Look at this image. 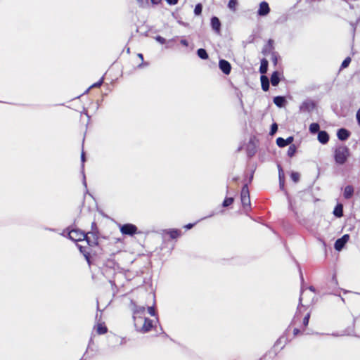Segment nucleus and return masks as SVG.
<instances>
[{
  "instance_id": "2",
  "label": "nucleus",
  "mask_w": 360,
  "mask_h": 360,
  "mask_svg": "<svg viewBox=\"0 0 360 360\" xmlns=\"http://www.w3.org/2000/svg\"><path fill=\"white\" fill-rule=\"evenodd\" d=\"M350 156V151L345 145L337 146L334 150V160L336 164L342 165L345 164Z\"/></svg>"
},
{
  "instance_id": "32",
  "label": "nucleus",
  "mask_w": 360,
  "mask_h": 360,
  "mask_svg": "<svg viewBox=\"0 0 360 360\" xmlns=\"http://www.w3.org/2000/svg\"><path fill=\"white\" fill-rule=\"evenodd\" d=\"M276 144L280 147V148H283L285 146H287V143H286V140L284 139L282 137H278L276 139Z\"/></svg>"
},
{
  "instance_id": "4",
  "label": "nucleus",
  "mask_w": 360,
  "mask_h": 360,
  "mask_svg": "<svg viewBox=\"0 0 360 360\" xmlns=\"http://www.w3.org/2000/svg\"><path fill=\"white\" fill-rule=\"evenodd\" d=\"M153 327V321L148 318H144L143 321L136 328L137 330L145 333L150 331Z\"/></svg>"
},
{
  "instance_id": "48",
  "label": "nucleus",
  "mask_w": 360,
  "mask_h": 360,
  "mask_svg": "<svg viewBox=\"0 0 360 360\" xmlns=\"http://www.w3.org/2000/svg\"><path fill=\"white\" fill-rule=\"evenodd\" d=\"M308 290L310 291L309 292V294H312L314 295V293H315V289L313 286H310Z\"/></svg>"
},
{
  "instance_id": "10",
  "label": "nucleus",
  "mask_w": 360,
  "mask_h": 360,
  "mask_svg": "<svg viewBox=\"0 0 360 360\" xmlns=\"http://www.w3.org/2000/svg\"><path fill=\"white\" fill-rule=\"evenodd\" d=\"M349 234H345L340 238H338L335 243V249L338 251H340L349 241Z\"/></svg>"
},
{
  "instance_id": "44",
  "label": "nucleus",
  "mask_w": 360,
  "mask_h": 360,
  "mask_svg": "<svg viewBox=\"0 0 360 360\" xmlns=\"http://www.w3.org/2000/svg\"><path fill=\"white\" fill-rule=\"evenodd\" d=\"M178 1L179 0H166L167 4H169L170 5H175V4H176L178 3Z\"/></svg>"
},
{
  "instance_id": "41",
  "label": "nucleus",
  "mask_w": 360,
  "mask_h": 360,
  "mask_svg": "<svg viewBox=\"0 0 360 360\" xmlns=\"http://www.w3.org/2000/svg\"><path fill=\"white\" fill-rule=\"evenodd\" d=\"M103 82V79H101L98 82L94 83L91 86V88L99 87Z\"/></svg>"
},
{
  "instance_id": "40",
  "label": "nucleus",
  "mask_w": 360,
  "mask_h": 360,
  "mask_svg": "<svg viewBox=\"0 0 360 360\" xmlns=\"http://www.w3.org/2000/svg\"><path fill=\"white\" fill-rule=\"evenodd\" d=\"M278 129V126H277V124L276 123H274L272 125H271V132L270 134L272 135L274 134V133H276V131H277Z\"/></svg>"
},
{
  "instance_id": "18",
  "label": "nucleus",
  "mask_w": 360,
  "mask_h": 360,
  "mask_svg": "<svg viewBox=\"0 0 360 360\" xmlns=\"http://www.w3.org/2000/svg\"><path fill=\"white\" fill-rule=\"evenodd\" d=\"M211 25L212 29L217 32H220L221 22L217 17H212L211 19Z\"/></svg>"
},
{
  "instance_id": "20",
  "label": "nucleus",
  "mask_w": 360,
  "mask_h": 360,
  "mask_svg": "<svg viewBox=\"0 0 360 360\" xmlns=\"http://www.w3.org/2000/svg\"><path fill=\"white\" fill-rule=\"evenodd\" d=\"M262 89L263 91H266L269 89V79L265 75H262L260 77Z\"/></svg>"
},
{
  "instance_id": "28",
  "label": "nucleus",
  "mask_w": 360,
  "mask_h": 360,
  "mask_svg": "<svg viewBox=\"0 0 360 360\" xmlns=\"http://www.w3.org/2000/svg\"><path fill=\"white\" fill-rule=\"evenodd\" d=\"M197 54H198V57L200 58L201 59L206 60L209 58V56H208L206 50L204 49H199L197 51Z\"/></svg>"
},
{
  "instance_id": "7",
  "label": "nucleus",
  "mask_w": 360,
  "mask_h": 360,
  "mask_svg": "<svg viewBox=\"0 0 360 360\" xmlns=\"http://www.w3.org/2000/svg\"><path fill=\"white\" fill-rule=\"evenodd\" d=\"M137 227L132 224H125L120 227V231L123 235L133 236L137 233Z\"/></svg>"
},
{
  "instance_id": "27",
  "label": "nucleus",
  "mask_w": 360,
  "mask_h": 360,
  "mask_svg": "<svg viewBox=\"0 0 360 360\" xmlns=\"http://www.w3.org/2000/svg\"><path fill=\"white\" fill-rule=\"evenodd\" d=\"M79 251L83 254L86 261L90 263V252L86 250L85 247L78 245Z\"/></svg>"
},
{
  "instance_id": "31",
  "label": "nucleus",
  "mask_w": 360,
  "mask_h": 360,
  "mask_svg": "<svg viewBox=\"0 0 360 360\" xmlns=\"http://www.w3.org/2000/svg\"><path fill=\"white\" fill-rule=\"evenodd\" d=\"M234 202V198L232 197H226L223 201L222 205L224 207H229Z\"/></svg>"
},
{
  "instance_id": "29",
  "label": "nucleus",
  "mask_w": 360,
  "mask_h": 360,
  "mask_svg": "<svg viewBox=\"0 0 360 360\" xmlns=\"http://www.w3.org/2000/svg\"><path fill=\"white\" fill-rule=\"evenodd\" d=\"M319 129H320V126L318 123H311L309 125V131L311 134H316L317 132L319 133V131H320Z\"/></svg>"
},
{
  "instance_id": "13",
  "label": "nucleus",
  "mask_w": 360,
  "mask_h": 360,
  "mask_svg": "<svg viewBox=\"0 0 360 360\" xmlns=\"http://www.w3.org/2000/svg\"><path fill=\"white\" fill-rule=\"evenodd\" d=\"M270 12V8L269 4L266 1H262L259 4V8L257 11V14L260 16H264L269 14Z\"/></svg>"
},
{
  "instance_id": "33",
  "label": "nucleus",
  "mask_w": 360,
  "mask_h": 360,
  "mask_svg": "<svg viewBox=\"0 0 360 360\" xmlns=\"http://www.w3.org/2000/svg\"><path fill=\"white\" fill-rule=\"evenodd\" d=\"M202 4H196L195 6V8H194V13L196 15H200L202 13Z\"/></svg>"
},
{
  "instance_id": "8",
  "label": "nucleus",
  "mask_w": 360,
  "mask_h": 360,
  "mask_svg": "<svg viewBox=\"0 0 360 360\" xmlns=\"http://www.w3.org/2000/svg\"><path fill=\"white\" fill-rule=\"evenodd\" d=\"M316 108L315 103L311 100H307L302 102L300 106V110L302 112H311Z\"/></svg>"
},
{
  "instance_id": "50",
  "label": "nucleus",
  "mask_w": 360,
  "mask_h": 360,
  "mask_svg": "<svg viewBox=\"0 0 360 360\" xmlns=\"http://www.w3.org/2000/svg\"><path fill=\"white\" fill-rule=\"evenodd\" d=\"M181 44L185 46H187L188 45V43L186 39H181Z\"/></svg>"
},
{
  "instance_id": "53",
  "label": "nucleus",
  "mask_w": 360,
  "mask_h": 360,
  "mask_svg": "<svg viewBox=\"0 0 360 360\" xmlns=\"http://www.w3.org/2000/svg\"><path fill=\"white\" fill-rule=\"evenodd\" d=\"M139 2L142 3L143 0H137Z\"/></svg>"
},
{
  "instance_id": "46",
  "label": "nucleus",
  "mask_w": 360,
  "mask_h": 360,
  "mask_svg": "<svg viewBox=\"0 0 360 360\" xmlns=\"http://www.w3.org/2000/svg\"><path fill=\"white\" fill-rule=\"evenodd\" d=\"M194 225H195V224L190 223V224H188L185 225L184 226V228L186 229V230L191 229H192L194 226Z\"/></svg>"
},
{
  "instance_id": "3",
  "label": "nucleus",
  "mask_w": 360,
  "mask_h": 360,
  "mask_svg": "<svg viewBox=\"0 0 360 360\" xmlns=\"http://www.w3.org/2000/svg\"><path fill=\"white\" fill-rule=\"evenodd\" d=\"M146 308L144 307L135 305L133 309V319L135 327H137L142 322L145 317Z\"/></svg>"
},
{
  "instance_id": "51",
  "label": "nucleus",
  "mask_w": 360,
  "mask_h": 360,
  "mask_svg": "<svg viewBox=\"0 0 360 360\" xmlns=\"http://www.w3.org/2000/svg\"><path fill=\"white\" fill-rule=\"evenodd\" d=\"M332 280H333V281H334V283H335V284H337V283H338L337 278H336V276H335V274L333 276V277H332Z\"/></svg>"
},
{
  "instance_id": "49",
  "label": "nucleus",
  "mask_w": 360,
  "mask_h": 360,
  "mask_svg": "<svg viewBox=\"0 0 360 360\" xmlns=\"http://www.w3.org/2000/svg\"><path fill=\"white\" fill-rule=\"evenodd\" d=\"M152 4L158 5L162 2V0H150Z\"/></svg>"
},
{
  "instance_id": "36",
  "label": "nucleus",
  "mask_w": 360,
  "mask_h": 360,
  "mask_svg": "<svg viewBox=\"0 0 360 360\" xmlns=\"http://www.w3.org/2000/svg\"><path fill=\"white\" fill-rule=\"evenodd\" d=\"M271 56V59L272 60V62L274 63V65H276L277 63H278V54L275 51L272 53H270L269 54Z\"/></svg>"
},
{
  "instance_id": "26",
  "label": "nucleus",
  "mask_w": 360,
  "mask_h": 360,
  "mask_svg": "<svg viewBox=\"0 0 360 360\" xmlns=\"http://www.w3.org/2000/svg\"><path fill=\"white\" fill-rule=\"evenodd\" d=\"M333 214L338 217H341L343 216V207L342 205L338 204L334 209Z\"/></svg>"
},
{
  "instance_id": "15",
  "label": "nucleus",
  "mask_w": 360,
  "mask_h": 360,
  "mask_svg": "<svg viewBox=\"0 0 360 360\" xmlns=\"http://www.w3.org/2000/svg\"><path fill=\"white\" fill-rule=\"evenodd\" d=\"M337 136L340 140L345 141L349 137L350 132L347 129L342 128L338 131Z\"/></svg>"
},
{
  "instance_id": "38",
  "label": "nucleus",
  "mask_w": 360,
  "mask_h": 360,
  "mask_svg": "<svg viewBox=\"0 0 360 360\" xmlns=\"http://www.w3.org/2000/svg\"><path fill=\"white\" fill-rule=\"evenodd\" d=\"M304 330H302L300 327H296V328H294L293 329V331H292V333H293V335L295 337L300 334H302L304 333Z\"/></svg>"
},
{
  "instance_id": "21",
  "label": "nucleus",
  "mask_w": 360,
  "mask_h": 360,
  "mask_svg": "<svg viewBox=\"0 0 360 360\" xmlns=\"http://www.w3.org/2000/svg\"><path fill=\"white\" fill-rule=\"evenodd\" d=\"M278 177H279V184L281 188L283 190L284 188L285 184V176L283 170L280 165H278Z\"/></svg>"
},
{
  "instance_id": "24",
  "label": "nucleus",
  "mask_w": 360,
  "mask_h": 360,
  "mask_svg": "<svg viewBox=\"0 0 360 360\" xmlns=\"http://www.w3.org/2000/svg\"><path fill=\"white\" fill-rule=\"evenodd\" d=\"M267 70H268V61H267V60H266V59L263 58V59L261 60V65H260V68H259V72H260L262 74H265V73H266Z\"/></svg>"
},
{
  "instance_id": "22",
  "label": "nucleus",
  "mask_w": 360,
  "mask_h": 360,
  "mask_svg": "<svg viewBox=\"0 0 360 360\" xmlns=\"http://www.w3.org/2000/svg\"><path fill=\"white\" fill-rule=\"evenodd\" d=\"M271 83L273 86H277L280 82L279 74L275 71L272 73L270 79Z\"/></svg>"
},
{
  "instance_id": "35",
  "label": "nucleus",
  "mask_w": 360,
  "mask_h": 360,
  "mask_svg": "<svg viewBox=\"0 0 360 360\" xmlns=\"http://www.w3.org/2000/svg\"><path fill=\"white\" fill-rule=\"evenodd\" d=\"M351 63L350 57H347L341 64V68H346L349 66Z\"/></svg>"
},
{
  "instance_id": "52",
  "label": "nucleus",
  "mask_w": 360,
  "mask_h": 360,
  "mask_svg": "<svg viewBox=\"0 0 360 360\" xmlns=\"http://www.w3.org/2000/svg\"><path fill=\"white\" fill-rule=\"evenodd\" d=\"M82 159L84 160V153L82 154Z\"/></svg>"
},
{
  "instance_id": "39",
  "label": "nucleus",
  "mask_w": 360,
  "mask_h": 360,
  "mask_svg": "<svg viewBox=\"0 0 360 360\" xmlns=\"http://www.w3.org/2000/svg\"><path fill=\"white\" fill-rule=\"evenodd\" d=\"M148 311L153 316L156 315L155 309L154 307H148Z\"/></svg>"
},
{
  "instance_id": "30",
  "label": "nucleus",
  "mask_w": 360,
  "mask_h": 360,
  "mask_svg": "<svg viewBox=\"0 0 360 360\" xmlns=\"http://www.w3.org/2000/svg\"><path fill=\"white\" fill-rule=\"evenodd\" d=\"M297 152V147L295 146V145L294 144H291L288 149V152H287V154L290 157V158H292L295 155V154Z\"/></svg>"
},
{
  "instance_id": "6",
  "label": "nucleus",
  "mask_w": 360,
  "mask_h": 360,
  "mask_svg": "<svg viewBox=\"0 0 360 360\" xmlns=\"http://www.w3.org/2000/svg\"><path fill=\"white\" fill-rule=\"evenodd\" d=\"M69 238L73 241H82L86 237V233L80 229H72L68 233Z\"/></svg>"
},
{
  "instance_id": "23",
  "label": "nucleus",
  "mask_w": 360,
  "mask_h": 360,
  "mask_svg": "<svg viewBox=\"0 0 360 360\" xmlns=\"http://www.w3.org/2000/svg\"><path fill=\"white\" fill-rule=\"evenodd\" d=\"M274 103L276 106L281 108L284 105L285 99L283 96H276L274 98Z\"/></svg>"
},
{
  "instance_id": "45",
  "label": "nucleus",
  "mask_w": 360,
  "mask_h": 360,
  "mask_svg": "<svg viewBox=\"0 0 360 360\" xmlns=\"http://www.w3.org/2000/svg\"><path fill=\"white\" fill-rule=\"evenodd\" d=\"M137 56L141 59V63H140L138 66L141 67L143 61V55L142 53H138Z\"/></svg>"
},
{
  "instance_id": "47",
  "label": "nucleus",
  "mask_w": 360,
  "mask_h": 360,
  "mask_svg": "<svg viewBox=\"0 0 360 360\" xmlns=\"http://www.w3.org/2000/svg\"><path fill=\"white\" fill-rule=\"evenodd\" d=\"M356 120H357L359 125H360V108L357 110V112H356Z\"/></svg>"
},
{
  "instance_id": "12",
  "label": "nucleus",
  "mask_w": 360,
  "mask_h": 360,
  "mask_svg": "<svg viewBox=\"0 0 360 360\" xmlns=\"http://www.w3.org/2000/svg\"><path fill=\"white\" fill-rule=\"evenodd\" d=\"M220 70L225 74L229 75L231 71V65L230 63L224 59H221L219 62Z\"/></svg>"
},
{
  "instance_id": "43",
  "label": "nucleus",
  "mask_w": 360,
  "mask_h": 360,
  "mask_svg": "<svg viewBox=\"0 0 360 360\" xmlns=\"http://www.w3.org/2000/svg\"><path fill=\"white\" fill-rule=\"evenodd\" d=\"M286 143H287V145H289L292 143V141H294V137L293 136H288L286 139Z\"/></svg>"
},
{
  "instance_id": "19",
  "label": "nucleus",
  "mask_w": 360,
  "mask_h": 360,
  "mask_svg": "<svg viewBox=\"0 0 360 360\" xmlns=\"http://www.w3.org/2000/svg\"><path fill=\"white\" fill-rule=\"evenodd\" d=\"M353 194H354L353 186L351 185H348V186H345V190H344V193H343L344 198L345 199H350L353 196Z\"/></svg>"
},
{
  "instance_id": "5",
  "label": "nucleus",
  "mask_w": 360,
  "mask_h": 360,
  "mask_svg": "<svg viewBox=\"0 0 360 360\" xmlns=\"http://www.w3.org/2000/svg\"><path fill=\"white\" fill-rule=\"evenodd\" d=\"M240 200L244 208L250 205V192L247 184H245L241 189Z\"/></svg>"
},
{
  "instance_id": "14",
  "label": "nucleus",
  "mask_w": 360,
  "mask_h": 360,
  "mask_svg": "<svg viewBox=\"0 0 360 360\" xmlns=\"http://www.w3.org/2000/svg\"><path fill=\"white\" fill-rule=\"evenodd\" d=\"M94 330L97 335H104L108 332V328L103 322H98L94 326Z\"/></svg>"
},
{
  "instance_id": "37",
  "label": "nucleus",
  "mask_w": 360,
  "mask_h": 360,
  "mask_svg": "<svg viewBox=\"0 0 360 360\" xmlns=\"http://www.w3.org/2000/svg\"><path fill=\"white\" fill-rule=\"evenodd\" d=\"M290 177L294 182H297L300 179V174L297 172H292Z\"/></svg>"
},
{
  "instance_id": "25",
  "label": "nucleus",
  "mask_w": 360,
  "mask_h": 360,
  "mask_svg": "<svg viewBox=\"0 0 360 360\" xmlns=\"http://www.w3.org/2000/svg\"><path fill=\"white\" fill-rule=\"evenodd\" d=\"M302 293H305L304 295V302H303V304H305L304 302L306 301H310V305L312 304L313 302V300H314V295H312V294H309V292L307 290H303L302 291L300 295L302 294Z\"/></svg>"
},
{
  "instance_id": "9",
  "label": "nucleus",
  "mask_w": 360,
  "mask_h": 360,
  "mask_svg": "<svg viewBox=\"0 0 360 360\" xmlns=\"http://www.w3.org/2000/svg\"><path fill=\"white\" fill-rule=\"evenodd\" d=\"M86 237L84 240L86 241L89 246H96L98 245V236L94 232H88L86 233Z\"/></svg>"
},
{
  "instance_id": "17",
  "label": "nucleus",
  "mask_w": 360,
  "mask_h": 360,
  "mask_svg": "<svg viewBox=\"0 0 360 360\" xmlns=\"http://www.w3.org/2000/svg\"><path fill=\"white\" fill-rule=\"evenodd\" d=\"M165 233L169 236L170 239H176L181 236V231L174 229L166 231Z\"/></svg>"
},
{
  "instance_id": "34",
  "label": "nucleus",
  "mask_w": 360,
  "mask_h": 360,
  "mask_svg": "<svg viewBox=\"0 0 360 360\" xmlns=\"http://www.w3.org/2000/svg\"><path fill=\"white\" fill-rule=\"evenodd\" d=\"M238 5V1L237 0H230L228 6L229 8L232 11H236V6Z\"/></svg>"
},
{
  "instance_id": "1",
  "label": "nucleus",
  "mask_w": 360,
  "mask_h": 360,
  "mask_svg": "<svg viewBox=\"0 0 360 360\" xmlns=\"http://www.w3.org/2000/svg\"><path fill=\"white\" fill-rule=\"evenodd\" d=\"M304 295L305 293H302L300 296V303L297 307V311L292 321V324L297 326L302 330H305L307 328L311 316V311H307L305 314H304V312L307 311V309L310 307L311 302L310 301H306L304 302L305 304H303Z\"/></svg>"
},
{
  "instance_id": "42",
  "label": "nucleus",
  "mask_w": 360,
  "mask_h": 360,
  "mask_svg": "<svg viewBox=\"0 0 360 360\" xmlns=\"http://www.w3.org/2000/svg\"><path fill=\"white\" fill-rule=\"evenodd\" d=\"M156 40H157L158 41L160 42L162 44H165V42H166L165 39V38H163V37H162L161 36H158V37H156Z\"/></svg>"
},
{
  "instance_id": "11",
  "label": "nucleus",
  "mask_w": 360,
  "mask_h": 360,
  "mask_svg": "<svg viewBox=\"0 0 360 360\" xmlns=\"http://www.w3.org/2000/svg\"><path fill=\"white\" fill-rule=\"evenodd\" d=\"M275 52L274 51V41L269 39L267 43L264 46L262 49V53L265 56H268L270 53Z\"/></svg>"
},
{
  "instance_id": "16",
  "label": "nucleus",
  "mask_w": 360,
  "mask_h": 360,
  "mask_svg": "<svg viewBox=\"0 0 360 360\" xmlns=\"http://www.w3.org/2000/svg\"><path fill=\"white\" fill-rule=\"evenodd\" d=\"M318 140L322 144H326L329 141V135L326 131H320L318 133Z\"/></svg>"
}]
</instances>
